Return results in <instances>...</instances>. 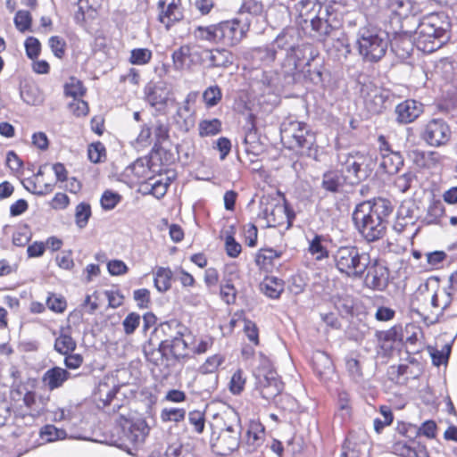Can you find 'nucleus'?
<instances>
[{"label": "nucleus", "instance_id": "1", "mask_svg": "<svg viewBox=\"0 0 457 457\" xmlns=\"http://www.w3.org/2000/svg\"><path fill=\"white\" fill-rule=\"evenodd\" d=\"M156 334L162 333L165 338L155 348L152 339L144 345L145 358L158 364L163 358L166 360H180L189 355V342L192 339L187 328L178 320L162 323Z\"/></svg>", "mask_w": 457, "mask_h": 457}, {"label": "nucleus", "instance_id": "2", "mask_svg": "<svg viewBox=\"0 0 457 457\" xmlns=\"http://www.w3.org/2000/svg\"><path fill=\"white\" fill-rule=\"evenodd\" d=\"M393 211L394 206L388 199L377 197L358 204L353 212V220L368 242H375L386 235Z\"/></svg>", "mask_w": 457, "mask_h": 457}, {"label": "nucleus", "instance_id": "3", "mask_svg": "<svg viewBox=\"0 0 457 457\" xmlns=\"http://www.w3.org/2000/svg\"><path fill=\"white\" fill-rule=\"evenodd\" d=\"M280 135L282 142L289 149L316 158V136L307 123L288 117L281 124Z\"/></svg>", "mask_w": 457, "mask_h": 457}, {"label": "nucleus", "instance_id": "4", "mask_svg": "<svg viewBox=\"0 0 457 457\" xmlns=\"http://www.w3.org/2000/svg\"><path fill=\"white\" fill-rule=\"evenodd\" d=\"M337 270L352 279L362 278L370 264V256L356 246H340L333 253Z\"/></svg>", "mask_w": 457, "mask_h": 457}, {"label": "nucleus", "instance_id": "5", "mask_svg": "<svg viewBox=\"0 0 457 457\" xmlns=\"http://www.w3.org/2000/svg\"><path fill=\"white\" fill-rule=\"evenodd\" d=\"M337 159L342 173L352 185L367 179L376 164L371 155L359 151L340 153Z\"/></svg>", "mask_w": 457, "mask_h": 457}, {"label": "nucleus", "instance_id": "6", "mask_svg": "<svg viewBox=\"0 0 457 457\" xmlns=\"http://www.w3.org/2000/svg\"><path fill=\"white\" fill-rule=\"evenodd\" d=\"M10 397L21 409L22 406L26 408V411H19L15 414L16 420L27 419L28 422H33L46 410V400L37 396L35 392L29 390L23 384L13 386L10 392Z\"/></svg>", "mask_w": 457, "mask_h": 457}, {"label": "nucleus", "instance_id": "7", "mask_svg": "<svg viewBox=\"0 0 457 457\" xmlns=\"http://www.w3.org/2000/svg\"><path fill=\"white\" fill-rule=\"evenodd\" d=\"M388 45L386 30H363L358 38L360 54L370 62L379 61L386 54Z\"/></svg>", "mask_w": 457, "mask_h": 457}, {"label": "nucleus", "instance_id": "8", "mask_svg": "<svg viewBox=\"0 0 457 457\" xmlns=\"http://www.w3.org/2000/svg\"><path fill=\"white\" fill-rule=\"evenodd\" d=\"M253 376L256 379L255 390L267 401L274 399L283 390V383L265 358L262 359L261 365L253 371Z\"/></svg>", "mask_w": 457, "mask_h": 457}, {"label": "nucleus", "instance_id": "9", "mask_svg": "<svg viewBox=\"0 0 457 457\" xmlns=\"http://www.w3.org/2000/svg\"><path fill=\"white\" fill-rule=\"evenodd\" d=\"M227 422L225 428L220 432L219 437L215 444L218 453L223 456L228 455L236 451L240 444L239 419L235 412H231L226 416Z\"/></svg>", "mask_w": 457, "mask_h": 457}, {"label": "nucleus", "instance_id": "10", "mask_svg": "<svg viewBox=\"0 0 457 457\" xmlns=\"http://www.w3.org/2000/svg\"><path fill=\"white\" fill-rule=\"evenodd\" d=\"M263 5L260 0H244L237 17L220 23V29H249L257 26L262 13Z\"/></svg>", "mask_w": 457, "mask_h": 457}, {"label": "nucleus", "instance_id": "11", "mask_svg": "<svg viewBox=\"0 0 457 457\" xmlns=\"http://www.w3.org/2000/svg\"><path fill=\"white\" fill-rule=\"evenodd\" d=\"M390 14L386 26L392 29L414 27L419 18L412 13L413 4L411 0H389Z\"/></svg>", "mask_w": 457, "mask_h": 457}, {"label": "nucleus", "instance_id": "12", "mask_svg": "<svg viewBox=\"0 0 457 457\" xmlns=\"http://www.w3.org/2000/svg\"><path fill=\"white\" fill-rule=\"evenodd\" d=\"M258 218L264 220L266 227L273 228L281 226L289 220L287 205L270 197L261 199Z\"/></svg>", "mask_w": 457, "mask_h": 457}, {"label": "nucleus", "instance_id": "13", "mask_svg": "<svg viewBox=\"0 0 457 457\" xmlns=\"http://www.w3.org/2000/svg\"><path fill=\"white\" fill-rule=\"evenodd\" d=\"M452 136L449 125L443 119L428 120L420 134L421 138L430 146L439 147L446 145Z\"/></svg>", "mask_w": 457, "mask_h": 457}, {"label": "nucleus", "instance_id": "14", "mask_svg": "<svg viewBox=\"0 0 457 457\" xmlns=\"http://www.w3.org/2000/svg\"><path fill=\"white\" fill-rule=\"evenodd\" d=\"M365 108L372 114L380 113L386 108L390 92L387 89L378 87L371 82L363 83L360 89Z\"/></svg>", "mask_w": 457, "mask_h": 457}, {"label": "nucleus", "instance_id": "15", "mask_svg": "<svg viewBox=\"0 0 457 457\" xmlns=\"http://www.w3.org/2000/svg\"><path fill=\"white\" fill-rule=\"evenodd\" d=\"M431 304L433 307L441 308L443 316L457 332V295H450L445 291H436Z\"/></svg>", "mask_w": 457, "mask_h": 457}, {"label": "nucleus", "instance_id": "16", "mask_svg": "<svg viewBox=\"0 0 457 457\" xmlns=\"http://www.w3.org/2000/svg\"><path fill=\"white\" fill-rule=\"evenodd\" d=\"M170 89L163 82L150 83L145 87V99L158 112H164L171 101Z\"/></svg>", "mask_w": 457, "mask_h": 457}, {"label": "nucleus", "instance_id": "17", "mask_svg": "<svg viewBox=\"0 0 457 457\" xmlns=\"http://www.w3.org/2000/svg\"><path fill=\"white\" fill-rule=\"evenodd\" d=\"M159 21L169 29L183 20L181 0H159Z\"/></svg>", "mask_w": 457, "mask_h": 457}, {"label": "nucleus", "instance_id": "18", "mask_svg": "<svg viewBox=\"0 0 457 457\" xmlns=\"http://www.w3.org/2000/svg\"><path fill=\"white\" fill-rule=\"evenodd\" d=\"M367 274L364 278V284L367 287L383 291L388 285L389 271L382 263L375 261L368 265Z\"/></svg>", "mask_w": 457, "mask_h": 457}, {"label": "nucleus", "instance_id": "19", "mask_svg": "<svg viewBox=\"0 0 457 457\" xmlns=\"http://www.w3.org/2000/svg\"><path fill=\"white\" fill-rule=\"evenodd\" d=\"M381 155L380 168L387 174H395L403 165V159L399 152H394L383 137H379Z\"/></svg>", "mask_w": 457, "mask_h": 457}, {"label": "nucleus", "instance_id": "20", "mask_svg": "<svg viewBox=\"0 0 457 457\" xmlns=\"http://www.w3.org/2000/svg\"><path fill=\"white\" fill-rule=\"evenodd\" d=\"M423 104L414 99H407L395 106V120L400 124H409L416 120L423 112Z\"/></svg>", "mask_w": 457, "mask_h": 457}, {"label": "nucleus", "instance_id": "21", "mask_svg": "<svg viewBox=\"0 0 457 457\" xmlns=\"http://www.w3.org/2000/svg\"><path fill=\"white\" fill-rule=\"evenodd\" d=\"M295 22L299 29H337L329 19L324 20L315 10H307L305 6L299 11Z\"/></svg>", "mask_w": 457, "mask_h": 457}, {"label": "nucleus", "instance_id": "22", "mask_svg": "<svg viewBox=\"0 0 457 457\" xmlns=\"http://www.w3.org/2000/svg\"><path fill=\"white\" fill-rule=\"evenodd\" d=\"M450 38L447 30H433L418 37V47L423 52L432 53L442 47Z\"/></svg>", "mask_w": 457, "mask_h": 457}, {"label": "nucleus", "instance_id": "23", "mask_svg": "<svg viewBox=\"0 0 457 457\" xmlns=\"http://www.w3.org/2000/svg\"><path fill=\"white\" fill-rule=\"evenodd\" d=\"M415 205L411 202L403 203L398 211L394 228L402 232L408 225H414L417 216L415 215Z\"/></svg>", "mask_w": 457, "mask_h": 457}, {"label": "nucleus", "instance_id": "24", "mask_svg": "<svg viewBox=\"0 0 457 457\" xmlns=\"http://www.w3.org/2000/svg\"><path fill=\"white\" fill-rule=\"evenodd\" d=\"M71 378V373L61 367H54L46 371L43 382L48 389L54 390L61 387Z\"/></svg>", "mask_w": 457, "mask_h": 457}, {"label": "nucleus", "instance_id": "25", "mask_svg": "<svg viewBox=\"0 0 457 457\" xmlns=\"http://www.w3.org/2000/svg\"><path fill=\"white\" fill-rule=\"evenodd\" d=\"M118 387L114 381L104 380L101 381L94 394L95 400L97 402L98 406L102 403L101 407L108 405L112 398L116 395Z\"/></svg>", "mask_w": 457, "mask_h": 457}, {"label": "nucleus", "instance_id": "26", "mask_svg": "<svg viewBox=\"0 0 457 457\" xmlns=\"http://www.w3.org/2000/svg\"><path fill=\"white\" fill-rule=\"evenodd\" d=\"M54 350L60 354H67L75 351L76 341L72 338L69 328H61L60 333L54 341Z\"/></svg>", "mask_w": 457, "mask_h": 457}, {"label": "nucleus", "instance_id": "27", "mask_svg": "<svg viewBox=\"0 0 457 457\" xmlns=\"http://www.w3.org/2000/svg\"><path fill=\"white\" fill-rule=\"evenodd\" d=\"M174 120L179 129L185 132L189 131L195 125L194 112L184 104L177 109Z\"/></svg>", "mask_w": 457, "mask_h": 457}, {"label": "nucleus", "instance_id": "28", "mask_svg": "<svg viewBox=\"0 0 457 457\" xmlns=\"http://www.w3.org/2000/svg\"><path fill=\"white\" fill-rule=\"evenodd\" d=\"M198 34L196 37L205 39L211 42L222 41L225 45H234L238 40H234L231 35L236 30H196Z\"/></svg>", "mask_w": 457, "mask_h": 457}, {"label": "nucleus", "instance_id": "29", "mask_svg": "<svg viewBox=\"0 0 457 457\" xmlns=\"http://www.w3.org/2000/svg\"><path fill=\"white\" fill-rule=\"evenodd\" d=\"M149 433V428L145 421L138 420L132 423L126 432L127 439L133 444H141Z\"/></svg>", "mask_w": 457, "mask_h": 457}, {"label": "nucleus", "instance_id": "30", "mask_svg": "<svg viewBox=\"0 0 457 457\" xmlns=\"http://www.w3.org/2000/svg\"><path fill=\"white\" fill-rule=\"evenodd\" d=\"M261 288L265 295L277 299L284 291V283L275 277H268L261 284Z\"/></svg>", "mask_w": 457, "mask_h": 457}, {"label": "nucleus", "instance_id": "31", "mask_svg": "<svg viewBox=\"0 0 457 457\" xmlns=\"http://www.w3.org/2000/svg\"><path fill=\"white\" fill-rule=\"evenodd\" d=\"M21 97L30 105H38L44 101L43 94L34 84H26L21 89Z\"/></svg>", "mask_w": 457, "mask_h": 457}, {"label": "nucleus", "instance_id": "32", "mask_svg": "<svg viewBox=\"0 0 457 457\" xmlns=\"http://www.w3.org/2000/svg\"><path fill=\"white\" fill-rule=\"evenodd\" d=\"M312 361H313V368L320 377H323L324 375H327L333 369L332 361H331L330 358L328 357V355H327L323 352H317L313 355Z\"/></svg>", "mask_w": 457, "mask_h": 457}, {"label": "nucleus", "instance_id": "33", "mask_svg": "<svg viewBox=\"0 0 457 457\" xmlns=\"http://www.w3.org/2000/svg\"><path fill=\"white\" fill-rule=\"evenodd\" d=\"M264 428L260 423H252L246 432V443L253 449L259 447L263 441Z\"/></svg>", "mask_w": 457, "mask_h": 457}, {"label": "nucleus", "instance_id": "34", "mask_svg": "<svg viewBox=\"0 0 457 457\" xmlns=\"http://www.w3.org/2000/svg\"><path fill=\"white\" fill-rule=\"evenodd\" d=\"M172 271L169 268L160 267L154 274V286L160 292H166L170 287Z\"/></svg>", "mask_w": 457, "mask_h": 457}, {"label": "nucleus", "instance_id": "35", "mask_svg": "<svg viewBox=\"0 0 457 457\" xmlns=\"http://www.w3.org/2000/svg\"><path fill=\"white\" fill-rule=\"evenodd\" d=\"M276 52L273 49L258 47L251 52L253 65L269 64L275 60Z\"/></svg>", "mask_w": 457, "mask_h": 457}, {"label": "nucleus", "instance_id": "36", "mask_svg": "<svg viewBox=\"0 0 457 457\" xmlns=\"http://www.w3.org/2000/svg\"><path fill=\"white\" fill-rule=\"evenodd\" d=\"M352 416V406L349 396L346 393H342L338 396L337 411L335 414L336 419H339L342 423L349 420Z\"/></svg>", "mask_w": 457, "mask_h": 457}, {"label": "nucleus", "instance_id": "37", "mask_svg": "<svg viewBox=\"0 0 457 457\" xmlns=\"http://www.w3.org/2000/svg\"><path fill=\"white\" fill-rule=\"evenodd\" d=\"M324 238L320 235H314L313 238L309 241V253L315 256L317 261H321L328 257V251L322 245Z\"/></svg>", "mask_w": 457, "mask_h": 457}, {"label": "nucleus", "instance_id": "38", "mask_svg": "<svg viewBox=\"0 0 457 457\" xmlns=\"http://www.w3.org/2000/svg\"><path fill=\"white\" fill-rule=\"evenodd\" d=\"M198 129L200 137H212L220 132L221 122L218 119L204 120L199 122Z\"/></svg>", "mask_w": 457, "mask_h": 457}, {"label": "nucleus", "instance_id": "39", "mask_svg": "<svg viewBox=\"0 0 457 457\" xmlns=\"http://www.w3.org/2000/svg\"><path fill=\"white\" fill-rule=\"evenodd\" d=\"M280 253L271 248L262 249L257 253L255 262L256 264L261 268L267 270L273 264V261L280 257Z\"/></svg>", "mask_w": 457, "mask_h": 457}, {"label": "nucleus", "instance_id": "40", "mask_svg": "<svg viewBox=\"0 0 457 457\" xmlns=\"http://www.w3.org/2000/svg\"><path fill=\"white\" fill-rule=\"evenodd\" d=\"M220 295L221 299L227 304H232L236 302L237 289L232 283V278L225 277L220 284Z\"/></svg>", "mask_w": 457, "mask_h": 457}, {"label": "nucleus", "instance_id": "41", "mask_svg": "<svg viewBox=\"0 0 457 457\" xmlns=\"http://www.w3.org/2000/svg\"><path fill=\"white\" fill-rule=\"evenodd\" d=\"M206 54L211 67H226L231 63L229 54L225 50L207 51Z\"/></svg>", "mask_w": 457, "mask_h": 457}, {"label": "nucleus", "instance_id": "42", "mask_svg": "<svg viewBox=\"0 0 457 457\" xmlns=\"http://www.w3.org/2000/svg\"><path fill=\"white\" fill-rule=\"evenodd\" d=\"M91 216L90 204L85 202L79 204L75 209V221L79 228H83L87 225Z\"/></svg>", "mask_w": 457, "mask_h": 457}, {"label": "nucleus", "instance_id": "43", "mask_svg": "<svg viewBox=\"0 0 457 457\" xmlns=\"http://www.w3.org/2000/svg\"><path fill=\"white\" fill-rule=\"evenodd\" d=\"M443 18H446L444 13L433 12L424 17L421 21L419 20V21L414 27H429L431 29H444V21H442Z\"/></svg>", "mask_w": 457, "mask_h": 457}, {"label": "nucleus", "instance_id": "44", "mask_svg": "<svg viewBox=\"0 0 457 457\" xmlns=\"http://www.w3.org/2000/svg\"><path fill=\"white\" fill-rule=\"evenodd\" d=\"M190 55L188 46H182L172 54L173 66L176 71H182L187 67L186 60Z\"/></svg>", "mask_w": 457, "mask_h": 457}, {"label": "nucleus", "instance_id": "45", "mask_svg": "<svg viewBox=\"0 0 457 457\" xmlns=\"http://www.w3.org/2000/svg\"><path fill=\"white\" fill-rule=\"evenodd\" d=\"M85 92L86 89L82 82L74 77L71 78L64 86L65 95L73 97V99L82 96Z\"/></svg>", "mask_w": 457, "mask_h": 457}, {"label": "nucleus", "instance_id": "46", "mask_svg": "<svg viewBox=\"0 0 457 457\" xmlns=\"http://www.w3.org/2000/svg\"><path fill=\"white\" fill-rule=\"evenodd\" d=\"M341 185V177L337 172L328 171L323 175L322 187L325 190L337 192Z\"/></svg>", "mask_w": 457, "mask_h": 457}, {"label": "nucleus", "instance_id": "47", "mask_svg": "<svg viewBox=\"0 0 457 457\" xmlns=\"http://www.w3.org/2000/svg\"><path fill=\"white\" fill-rule=\"evenodd\" d=\"M445 208L440 201H432L428 207L425 220L428 224L436 223L439 218L444 214Z\"/></svg>", "mask_w": 457, "mask_h": 457}, {"label": "nucleus", "instance_id": "48", "mask_svg": "<svg viewBox=\"0 0 457 457\" xmlns=\"http://www.w3.org/2000/svg\"><path fill=\"white\" fill-rule=\"evenodd\" d=\"M87 156L88 159L94 163L103 162L106 156L104 145L101 142L90 144L87 148Z\"/></svg>", "mask_w": 457, "mask_h": 457}, {"label": "nucleus", "instance_id": "49", "mask_svg": "<svg viewBox=\"0 0 457 457\" xmlns=\"http://www.w3.org/2000/svg\"><path fill=\"white\" fill-rule=\"evenodd\" d=\"M41 437L47 442H54L55 440L64 439L66 432L63 429L57 428L54 425L45 426L40 432Z\"/></svg>", "mask_w": 457, "mask_h": 457}, {"label": "nucleus", "instance_id": "50", "mask_svg": "<svg viewBox=\"0 0 457 457\" xmlns=\"http://www.w3.org/2000/svg\"><path fill=\"white\" fill-rule=\"evenodd\" d=\"M223 361V356L214 354L206 359V361L200 366L199 370L202 374H212L217 371L218 368Z\"/></svg>", "mask_w": 457, "mask_h": 457}, {"label": "nucleus", "instance_id": "51", "mask_svg": "<svg viewBox=\"0 0 457 457\" xmlns=\"http://www.w3.org/2000/svg\"><path fill=\"white\" fill-rule=\"evenodd\" d=\"M221 96L222 94L218 86H211L207 87L203 94L204 102L208 107L217 105L220 101Z\"/></svg>", "mask_w": 457, "mask_h": 457}, {"label": "nucleus", "instance_id": "52", "mask_svg": "<svg viewBox=\"0 0 457 457\" xmlns=\"http://www.w3.org/2000/svg\"><path fill=\"white\" fill-rule=\"evenodd\" d=\"M246 378L242 370H237L229 381V390L233 395H239L245 388Z\"/></svg>", "mask_w": 457, "mask_h": 457}, {"label": "nucleus", "instance_id": "53", "mask_svg": "<svg viewBox=\"0 0 457 457\" xmlns=\"http://www.w3.org/2000/svg\"><path fill=\"white\" fill-rule=\"evenodd\" d=\"M186 411L182 408H164L161 412L162 421L180 422L185 419Z\"/></svg>", "mask_w": 457, "mask_h": 457}, {"label": "nucleus", "instance_id": "54", "mask_svg": "<svg viewBox=\"0 0 457 457\" xmlns=\"http://www.w3.org/2000/svg\"><path fill=\"white\" fill-rule=\"evenodd\" d=\"M121 196L115 192L106 190L104 192L101 197V206L105 211H111L116 207L120 202Z\"/></svg>", "mask_w": 457, "mask_h": 457}, {"label": "nucleus", "instance_id": "55", "mask_svg": "<svg viewBox=\"0 0 457 457\" xmlns=\"http://www.w3.org/2000/svg\"><path fill=\"white\" fill-rule=\"evenodd\" d=\"M152 52L146 48H137L131 51L130 62L137 65H144L150 62Z\"/></svg>", "mask_w": 457, "mask_h": 457}, {"label": "nucleus", "instance_id": "56", "mask_svg": "<svg viewBox=\"0 0 457 457\" xmlns=\"http://www.w3.org/2000/svg\"><path fill=\"white\" fill-rule=\"evenodd\" d=\"M375 337L380 347L386 348L388 343L395 342L397 337V331L395 328H391L387 330L376 331Z\"/></svg>", "mask_w": 457, "mask_h": 457}, {"label": "nucleus", "instance_id": "57", "mask_svg": "<svg viewBox=\"0 0 457 457\" xmlns=\"http://www.w3.org/2000/svg\"><path fill=\"white\" fill-rule=\"evenodd\" d=\"M165 457H192V453L180 442L177 441L168 445Z\"/></svg>", "mask_w": 457, "mask_h": 457}, {"label": "nucleus", "instance_id": "58", "mask_svg": "<svg viewBox=\"0 0 457 457\" xmlns=\"http://www.w3.org/2000/svg\"><path fill=\"white\" fill-rule=\"evenodd\" d=\"M188 421L194 427V430L201 434L204 430L205 419L204 412L192 411L188 413Z\"/></svg>", "mask_w": 457, "mask_h": 457}, {"label": "nucleus", "instance_id": "59", "mask_svg": "<svg viewBox=\"0 0 457 457\" xmlns=\"http://www.w3.org/2000/svg\"><path fill=\"white\" fill-rule=\"evenodd\" d=\"M244 331L250 342H252L254 345H259V331L256 324L253 321L250 320H245Z\"/></svg>", "mask_w": 457, "mask_h": 457}, {"label": "nucleus", "instance_id": "60", "mask_svg": "<svg viewBox=\"0 0 457 457\" xmlns=\"http://www.w3.org/2000/svg\"><path fill=\"white\" fill-rule=\"evenodd\" d=\"M140 316L136 312L129 313L123 320L122 325L127 335L134 333L140 323Z\"/></svg>", "mask_w": 457, "mask_h": 457}, {"label": "nucleus", "instance_id": "61", "mask_svg": "<svg viewBox=\"0 0 457 457\" xmlns=\"http://www.w3.org/2000/svg\"><path fill=\"white\" fill-rule=\"evenodd\" d=\"M225 249L229 257L236 258L240 254L242 247L241 245L235 240L233 236L227 235L225 238Z\"/></svg>", "mask_w": 457, "mask_h": 457}, {"label": "nucleus", "instance_id": "62", "mask_svg": "<svg viewBox=\"0 0 457 457\" xmlns=\"http://www.w3.org/2000/svg\"><path fill=\"white\" fill-rule=\"evenodd\" d=\"M31 15L29 11H18L14 17V23L17 29H30Z\"/></svg>", "mask_w": 457, "mask_h": 457}, {"label": "nucleus", "instance_id": "63", "mask_svg": "<svg viewBox=\"0 0 457 457\" xmlns=\"http://www.w3.org/2000/svg\"><path fill=\"white\" fill-rule=\"evenodd\" d=\"M69 108L71 112L79 117V116H85L88 112V105L87 103L79 99V98H74L70 104Z\"/></svg>", "mask_w": 457, "mask_h": 457}, {"label": "nucleus", "instance_id": "64", "mask_svg": "<svg viewBox=\"0 0 457 457\" xmlns=\"http://www.w3.org/2000/svg\"><path fill=\"white\" fill-rule=\"evenodd\" d=\"M49 45L54 54L58 58H62L64 54L66 46L64 39L58 36L51 37L49 39Z\"/></svg>", "mask_w": 457, "mask_h": 457}]
</instances>
